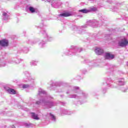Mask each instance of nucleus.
I'll return each instance as SVG.
<instances>
[{
	"label": "nucleus",
	"mask_w": 128,
	"mask_h": 128,
	"mask_svg": "<svg viewBox=\"0 0 128 128\" xmlns=\"http://www.w3.org/2000/svg\"><path fill=\"white\" fill-rule=\"evenodd\" d=\"M31 114H32V118H33L34 120H40V118H38V115H36V114H34V112H32Z\"/></svg>",
	"instance_id": "obj_8"
},
{
	"label": "nucleus",
	"mask_w": 128,
	"mask_h": 128,
	"mask_svg": "<svg viewBox=\"0 0 128 128\" xmlns=\"http://www.w3.org/2000/svg\"><path fill=\"white\" fill-rule=\"evenodd\" d=\"M79 12H82V14H88V12H90V10L86 9L80 10H79Z\"/></svg>",
	"instance_id": "obj_7"
},
{
	"label": "nucleus",
	"mask_w": 128,
	"mask_h": 128,
	"mask_svg": "<svg viewBox=\"0 0 128 128\" xmlns=\"http://www.w3.org/2000/svg\"><path fill=\"white\" fill-rule=\"evenodd\" d=\"M12 128H16V127L14 126H12Z\"/></svg>",
	"instance_id": "obj_14"
},
{
	"label": "nucleus",
	"mask_w": 128,
	"mask_h": 128,
	"mask_svg": "<svg viewBox=\"0 0 128 128\" xmlns=\"http://www.w3.org/2000/svg\"><path fill=\"white\" fill-rule=\"evenodd\" d=\"M90 10L92 12H96V8H92L90 9Z\"/></svg>",
	"instance_id": "obj_12"
},
{
	"label": "nucleus",
	"mask_w": 128,
	"mask_h": 128,
	"mask_svg": "<svg viewBox=\"0 0 128 128\" xmlns=\"http://www.w3.org/2000/svg\"><path fill=\"white\" fill-rule=\"evenodd\" d=\"M8 40L6 39H3L0 40V46H8Z\"/></svg>",
	"instance_id": "obj_2"
},
{
	"label": "nucleus",
	"mask_w": 128,
	"mask_h": 128,
	"mask_svg": "<svg viewBox=\"0 0 128 128\" xmlns=\"http://www.w3.org/2000/svg\"><path fill=\"white\" fill-rule=\"evenodd\" d=\"M2 16H6V12H4L2 14Z\"/></svg>",
	"instance_id": "obj_13"
},
{
	"label": "nucleus",
	"mask_w": 128,
	"mask_h": 128,
	"mask_svg": "<svg viewBox=\"0 0 128 128\" xmlns=\"http://www.w3.org/2000/svg\"><path fill=\"white\" fill-rule=\"evenodd\" d=\"M60 16H64V18H66L68 16H70L72 14L70 12H65L62 14H60Z\"/></svg>",
	"instance_id": "obj_6"
},
{
	"label": "nucleus",
	"mask_w": 128,
	"mask_h": 128,
	"mask_svg": "<svg viewBox=\"0 0 128 128\" xmlns=\"http://www.w3.org/2000/svg\"><path fill=\"white\" fill-rule=\"evenodd\" d=\"M95 52L96 54L100 56V54H102V53L104 52V50L100 48H96L95 50Z\"/></svg>",
	"instance_id": "obj_3"
},
{
	"label": "nucleus",
	"mask_w": 128,
	"mask_h": 128,
	"mask_svg": "<svg viewBox=\"0 0 128 128\" xmlns=\"http://www.w3.org/2000/svg\"><path fill=\"white\" fill-rule=\"evenodd\" d=\"M22 88H28V85L24 84L22 86Z\"/></svg>",
	"instance_id": "obj_11"
},
{
	"label": "nucleus",
	"mask_w": 128,
	"mask_h": 128,
	"mask_svg": "<svg viewBox=\"0 0 128 128\" xmlns=\"http://www.w3.org/2000/svg\"><path fill=\"white\" fill-rule=\"evenodd\" d=\"M29 10L31 12H34L36 10H34V8L32 7H30Z\"/></svg>",
	"instance_id": "obj_9"
},
{
	"label": "nucleus",
	"mask_w": 128,
	"mask_h": 128,
	"mask_svg": "<svg viewBox=\"0 0 128 128\" xmlns=\"http://www.w3.org/2000/svg\"><path fill=\"white\" fill-rule=\"evenodd\" d=\"M50 116H52L53 120H56V116H54V114H52V113L50 114Z\"/></svg>",
	"instance_id": "obj_10"
},
{
	"label": "nucleus",
	"mask_w": 128,
	"mask_h": 128,
	"mask_svg": "<svg viewBox=\"0 0 128 128\" xmlns=\"http://www.w3.org/2000/svg\"><path fill=\"white\" fill-rule=\"evenodd\" d=\"M114 58V55L111 54L110 53H106L105 55L106 60H108V58H111L112 60Z\"/></svg>",
	"instance_id": "obj_4"
},
{
	"label": "nucleus",
	"mask_w": 128,
	"mask_h": 128,
	"mask_svg": "<svg viewBox=\"0 0 128 128\" xmlns=\"http://www.w3.org/2000/svg\"><path fill=\"white\" fill-rule=\"evenodd\" d=\"M118 44L120 46H126L128 44V39L126 38H122L121 40L118 42Z\"/></svg>",
	"instance_id": "obj_1"
},
{
	"label": "nucleus",
	"mask_w": 128,
	"mask_h": 128,
	"mask_svg": "<svg viewBox=\"0 0 128 128\" xmlns=\"http://www.w3.org/2000/svg\"><path fill=\"white\" fill-rule=\"evenodd\" d=\"M8 92V94H16V92L14 90L11 88H8L6 90Z\"/></svg>",
	"instance_id": "obj_5"
}]
</instances>
